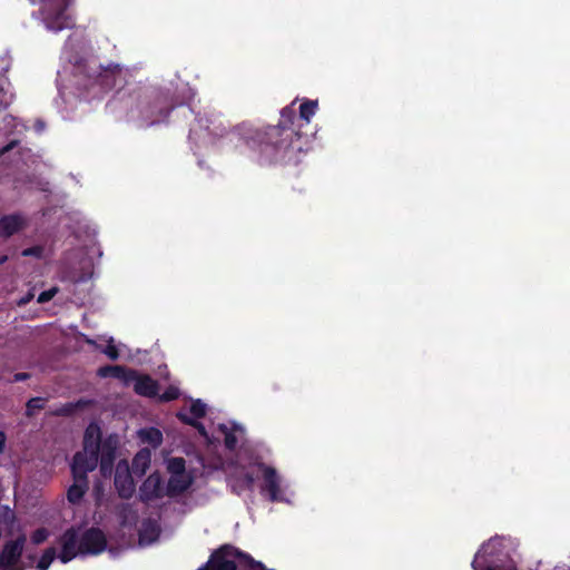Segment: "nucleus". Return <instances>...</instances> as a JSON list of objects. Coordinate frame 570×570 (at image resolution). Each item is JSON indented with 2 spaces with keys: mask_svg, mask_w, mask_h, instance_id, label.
<instances>
[{
  "mask_svg": "<svg viewBox=\"0 0 570 570\" xmlns=\"http://www.w3.org/2000/svg\"><path fill=\"white\" fill-rule=\"evenodd\" d=\"M132 382L136 394L145 397H156L158 395L159 384L151 376L147 374H139L136 371Z\"/></svg>",
  "mask_w": 570,
  "mask_h": 570,
  "instance_id": "nucleus-15",
  "label": "nucleus"
},
{
  "mask_svg": "<svg viewBox=\"0 0 570 570\" xmlns=\"http://www.w3.org/2000/svg\"><path fill=\"white\" fill-rule=\"evenodd\" d=\"M101 443L100 426L96 423H90L83 433V452L99 456Z\"/></svg>",
  "mask_w": 570,
  "mask_h": 570,
  "instance_id": "nucleus-16",
  "label": "nucleus"
},
{
  "mask_svg": "<svg viewBox=\"0 0 570 570\" xmlns=\"http://www.w3.org/2000/svg\"><path fill=\"white\" fill-rule=\"evenodd\" d=\"M99 456L86 452H77L71 463L72 476L88 479V472L94 471L98 465Z\"/></svg>",
  "mask_w": 570,
  "mask_h": 570,
  "instance_id": "nucleus-11",
  "label": "nucleus"
},
{
  "mask_svg": "<svg viewBox=\"0 0 570 570\" xmlns=\"http://www.w3.org/2000/svg\"><path fill=\"white\" fill-rule=\"evenodd\" d=\"M102 353L106 354L110 360L116 361L119 357V351L117 346L110 341L104 348Z\"/></svg>",
  "mask_w": 570,
  "mask_h": 570,
  "instance_id": "nucleus-34",
  "label": "nucleus"
},
{
  "mask_svg": "<svg viewBox=\"0 0 570 570\" xmlns=\"http://www.w3.org/2000/svg\"><path fill=\"white\" fill-rule=\"evenodd\" d=\"M136 370L128 368L124 365H104L97 370V376L100 379L112 377L121 381L125 385L132 383Z\"/></svg>",
  "mask_w": 570,
  "mask_h": 570,
  "instance_id": "nucleus-13",
  "label": "nucleus"
},
{
  "mask_svg": "<svg viewBox=\"0 0 570 570\" xmlns=\"http://www.w3.org/2000/svg\"><path fill=\"white\" fill-rule=\"evenodd\" d=\"M89 404V401L78 400L77 402H68L62 404L60 407L56 409L52 414L56 416H70L75 414L78 410L86 407Z\"/></svg>",
  "mask_w": 570,
  "mask_h": 570,
  "instance_id": "nucleus-22",
  "label": "nucleus"
},
{
  "mask_svg": "<svg viewBox=\"0 0 570 570\" xmlns=\"http://www.w3.org/2000/svg\"><path fill=\"white\" fill-rule=\"evenodd\" d=\"M177 417L179 419V421L181 423L195 428L202 436H207L206 428L198 420H195L191 416H189L188 414H185V413H181V412H179L177 414Z\"/></svg>",
  "mask_w": 570,
  "mask_h": 570,
  "instance_id": "nucleus-24",
  "label": "nucleus"
},
{
  "mask_svg": "<svg viewBox=\"0 0 570 570\" xmlns=\"http://www.w3.org/2000/svg\"><path fill=\"white\" fill-rule=\"evenodd\" d=\"M139 436L144 442L149 443L154 448L159 446L163 442V434L156 428L141 429Z\"/></svg>",
  "mask_w": 570,
  "mask_h": 570,
  "instance_id": "nucleus-23",
  "label": "nucleus"
},
{
  "mask_svg": "<svg viewBox=\"0 0 570 570\" xmlns=\"http://www.w3.org/2000/svg\"><path fill=\"white\" fill-rule=\"evenodd\" d=\"M7 259H8V257H7L6 255L1 256V257H0V266H1L3 263H6V262H7Z\"/></svg>",
  "mask_w": 570,
  "mask_h": 570,
  "instance_id": "nucleus-42",
  "label": "nucleus"
},
{
  "mask_svg": "<svg viewBox=\"0 0 570 570\" xmlns=\"http://www.w3.org/2000/svg\"><path fill=\"white\" fill-rule=\"evenodd\" d=\"M107 539L102 530L96 527L87 529L79 538V554H99L105 551Z\"/></svg>",
  "mask_w": 570,
  "mask_h": 570,
  "instance_id": "nucleus-7",
  "label": "nucleus"
},
{
  "mask_svg": "<svg viewBox=\"0 0 570 570\" xmlns=\"http://www.w3.org/2000/svg\"><path fill=\"white\" fill-rule=\"evenodd\" d=\"M167 469L171 475H185L186 461L184 458H171Z\"/></svg>",
  "mask_w": 570,
  "mask_h": 570,
  "instance_id": "nucleus-25",
  "label": "nucleus"
},
{
  "mask_svg": "<svg viewBox=\"0 0 570 570\" xmlns=\"http://www.w3.org/2000/svg\"><path fill=\"white\" fill-rule=\"evenodd\" d=\"M60 542L61 552L59 554V559L62 563H68L79 553V537L77 530L75 528L67 529L61 535Z\"/></svg>",
  "mask_w": 570,
  "mask_h": 570,
  "instance_id": "nucleus-12",
  "label": "nucleus"
},
{
  "mask_svg": "<svg viewBox=\"0 0 570 570\" xmlns=\"http://www.w3.org/2000/svg\"><path fill=\"white\" fill-rule=\"evenodd\" d=\"M519 541L511 535H494L482 543L471 567L473 570H518Z\"/></svg>",
  "mask_w": 570,
  "mask_h": 570,
  "instance_id": "nucleus-3",
  "label": "nucleus"
},
{
  "mask_svg": "<svg viewBox=\"0 0 570 570\" xmlns=\"http://www.w3.org/2000/svg\"><path fill=\"white\" fill-rule=\"evenodd\" d=\"M73 483L68 488L67 491V499L70 503L77 504L81 501L83 495L86 494L89 482L88 479L79 478V476H72Z\"/></svg>",
  "mask_w": 570,
  "mask_h": 570,
  "instance_id": "nucleus-20",
  "label": "nucleus"
},
{
  "mask_svg": "<svg viewBox=\"0 0 570 570\" xmlns=\"http://www.w3.org/2000/svg\"><path fill=\"white\" fill-rule=\"evenodd\" d=\"M166 495L163 478L159 472H154L145 479L139 488V498L144 503H149Z\"/></svg>",
  "mask_w": 570,
  "mask_h": 570,
  "instance_id": "nucleus-10",
  "label": "nucleus"
},
{
  "mask_svg": "<svg viewBox=\"0 0 570 570\" xmlns=\"http://www.w3.org/2000/svg\"><path fill=\"white\" fill-rule=\"evenodd\" d=\"M26 225L27 222L20 214L3 215L0 218V237L9 238L23 229Z\"/></svg>",
  "mask_w": 570,
  "mask_h": 570,
  "instance_id": "nucleus-18",
  "label": "nucleus"
},
{
  "mask_svg": "<svg viewBox=\"0 0 570 570\" xmlns=\"http://www.w3.org/2000/svg\"><path fill=\"white\" fill-rule=\"evenodd\" d=\"M55 558H56V549L52 547L47 548L38 561L37 569L38 570H48V568L50 567V564L52 563Z\"/></svg>",
  "mask_w": 570,
  "mask_h": 570,
  "instance_id": "nucleus-27",
  "label": "nucleus"
},
{
  "mask_svg": "<svg viewBox=\"0 0 570 570\" xmlns=\"http://www.w3.org/2000/svg\"><path fill=\"white\" fill-rule=\"evenodd\" d=\"M175 107L168 89L137 87L129 94L127 116L139 127H150L166 121Z\"/></svg>",
  "mask_w": 570,
  "mask_h": 570,
  "instance_id": "nucleus-2",
  "label": "nucleus"
},
{
  "mask_svg": "<svg viewBox=\"0 0 570 570\" xmlns=\"http://www.w3.org/2000/svg\"><path fill=\"white\" fill-rule=\"evenodd\" d=\"M46 401L45 397L40 396L31 397L26 404V415L31 417L35 415L36 411L45 409Z\"/></svg>",
  "mask_w": 570,
  "mask_h": 570,
  "instance_id": "nucleus-26",
  "label": "nucleus"
},
{
  "mask_svg": "<svg viewBox=\"0 0 570 570\" xmlns=\"http://www.w3.org/2000/svg\"><path fill=\"white\" fill-rule=\"evenodd\" d=\"M180 391L178 387L170 385L168 386L163 394L159 395V400L161 402H170L175 401L179 397Z\"/></svg>",
  "mask_w": 570,
  "mask_h": 570,
  "instance_id": "nucleus-30",
  "label": "nucleus"
},
{
  "mask_svg": "<svg viewBox=\"0 0 570 570\" xmlns=\"http://www.w3.org/2000/svg\"><path fill=\"white\" fill-rule=\"evenodd\" d=\"M257 468L263 473L261 493L267 495L271 502L282 501L283 492L281 489V476L278 475L276 469L263 462L257 463Z\"/></svg>",
  "mask_w": 570,
  "mask_h": 570,
  "instance_id": "nucleus-6",
  "label": "nucleus"
},
{
  "mask_svg": "<svg viewBox=\"0 0 570 570\" xmlns=\"http://www.w3.org/2000/svg\"><path fill=\"white\" fill-rule=\"evenodd\" d=\"M132 465L135 469L141 465L140 472L145 473L146 469L149 466V453H144L142 451L138 452L132 460Z\"/></svg>",
  "mask_w": 570,
  "mask_h": 570,
  "instance_id": "nucleus-29",
  "label": "nucleus"
},
{
  "mask_svg": "<svg viewBox=\"0 0 570 570\" xmlns=\"http://www.w3.org/2000/svg\"><path fill=\"white\" fill-rule=\"evenodd\" d=\"M13 100V95L8 92L3 86L0 85V106L7 109Z\"/></svg>",
  "mask_w": 570,
  "mask_h": 570,
  "instance_id": "nucleus-33",
  "label": "nucleus"
},
{
  "mask_svg": "<svg viewBox=\"0 0 570 570\" xmlns=\"http://www.w3.org/2000/svg\"><path fill=\"white\" fill-rule=\"evenodd\" d=\"M196 132H197L196 128H195V127H191V128H190V131H189V137H191V135H194V134H196Z\"/></svg>",
  "mask_w": 570,
  "mask_h": 570,
  "instance_id": "nucleus-43",
  "label": "nucleus"
},
{
  "mask_svg": "<svg viewBox=\"0 0 570 570\" xmlns=\"http://www.w3.org/2000/svg\"><path fill=\"white\" fill-rule=\"evenodd\" d=\"M218 430L224 434L225 448L228 451H234L238 443L235 432L240 430V428L237 424H234L233 428H228L226 424H219Z\"/></svg>",
  "mask_w": 570,
  "mask_h": 570,
  "instance_id": "nucleus-21",
  "label": "nucleus"
},
{
  "mask_svg": "<svg viewBox=\"0 0 570 570\" xmlns=\"http://www.w3.org/2000/svg\"><path fill=\"white\" fill-rule=\"evenodd\" d=\"M244 481L248 488H252L255 482L254 475L252 473H245Z\"/></svg>",
  "mask_w": 570,
  "mask_h": 570,
  "instance_id": "nucleus-39",
  "label": "nucleus"
},
{
  "mask_svg": "<svg viewBox=\"0 0 570 570\" xmlns=\"http://www.w3.org/2000/svg\"><path fill=\"white\" fill-rule=\"evenodd\" d=\"M296 101L297 99L281 110L277 125L250 130L245 136L246 145L258 150L268 163H297L298 155L304 151L302 127L304 124H309L318 108V102L317 100H303L297 116Z\"/></svg>",
  "mask_w": 570,
  "mask_h": 570,
  "instance_id": "nucleus-1",
  "label": "nucleus"
},
{
  "mask_svg": "<svg viewBox=\"0 0 570 570\" xmlns=\"http://www.w3.org/2000/svg\"><path fill=\"white\" fill-rule=\"evenodd\" d=\"M115 487L121 499L128 500L132 497L135 492V483L127 465L124 470L120 469V465L117 466L115 473Z\"/></svg>",
  "mask_w": 570,
  "mask_h": 570,
  "instance_id": "nucleus-14",
  "label": "nucleus"
},
{
  "mask_svg": "<svg viewBox=\"0 0 570 570\" xmlns=\"http://www.w3.org/2000/svg\"><path fill=\"white\" fill-rule=\"evenodd\" d=\"M226 550L227 548H224V544L219 547L212 553L207 563L198 570H236L235 561L226 559Z\"/></svg>",
  "mask_w": 570,
  "mask_h": 570,
  "instance_id": "nucleus-17",
  "label": "nucleus"
},
{
  "mask_svg": "<svg viewBox=\"0 0 570 570\" xmlns=\"http://www.w3.org/2000/svg\"><path fill=\"white\" fill-rule=\"evenodd\" d=\"M43 254V247L40 245L31 246L22 250L23 257H36L41 258Z\"/></svg>",
  "mask_w": 570,
  "mask_h": 570,
  "instance_id": "nucleus-32",
  "label": "nucleus"
},
{
  "mask_svg": "<svg viewBox=\"0 0 570 570\" xmlns=\"http://www.w3.org/2000/svg\"><path fill=\"white\" fill-rule=\"evenodd\" d=\"M88 78L92 86H98L100 91L107 92L125 80L124 69L119 63L99 65L98 67H88Z\"/></svg>",
  "mask_w": 570,
  "mask_h": 570,
  "instance_id": "nucleus-5",
  "label": "nucleus"
},
{
  "mask_svg": "<svg viewBox=\"0 0 570 570\" xmlns=\"http://www.w3.org/2000/svg\"><path fill=\"white\" fill-rule=\"evenodd\" d=\"M31 377L30 373L27 372H19L13 375L12 382H22L27 381Z\"/></svg>",
  "mask_w": 570,
  "mask_h": 570,
  "instance_id": "nucleus-37",
  "label": "nucleus"
},
{
  "mask_svg": "<svg viewBox=\"0 0 570 570\" xmlns=\"http://www.w3.org/2000/svg\"><path fill=\"white\" fill-rule=\"evenodd\" d=\"M57 293H58V288H57V287H51V288H49V289H47V291L41 292V293L39 294V296H38V299H37V301H38V303H40V304H45V303H47V302L51 301V299L55 297V295H56Z\"/></svg>",
  "mask_w": 570,
  "mask_h": 570,
  "instance_id": "nucleus-35",
  "label": "nucleus"
},
{
  "mask_svg": "<svg viewBox=\"0 0 570 570\" xmlns=\"http://www.w3.org/2000/svg\"><path fill=\"white\" fill-rule=\"evenodd\" d=\"M31 297H32V295H28V296H26L24 298H22V299L20 301V304H27V303L30 301V298H31Z\"/></svg>",
  "mask_w": 570,
  "mask_h": 570,
  "instance_id": "nucleus-41",
  "label": "nucleus"
},
{
  "mask_svg": "<svg viewBox=\"0 0 570 570\" xmlns=\"http://www.w3.org/2000/svg\"><path fill=\"white\" fill-rule=\"evenodd\" d=\"M6 434L4 432L0 431V453L3 452L4 445H6Z\"/></svg>",
  "mask_w": 570,
  "mask_h": 570,
  "instance_id": "nucleus-40",
  "label": "nucleus"
},
{
  "mask_svg": "<svg viewBox=\"0 0 570 570\" xmlns=\"http://www.w3.org/2000/svg\"><path fill=\"white\" fill-rule=\"evenodd\" d=\"M119 445V438L112 433L102 440L99 452L100 472L104 476L110 475L114 469L117 450Z\"/></svg>",
  "mask_w": 570,
  "mask_h": 570,
  "instance_id": "nucleus-8",
  "label": "nucleus"
},
{
  "mask_svg": "<svg viewBox=\"0 0 570 570\" xmlns=\"http://www.w3.org/2000/svg\"><path fill=\"white\" fill-rule=\"evenodd\" d=\"M49 537V531L46 528H39L31 534V541L35 544L45 542Z\"/></svg>",
  "mask_w": 570,
  "mask_h": 570,
  "instance_id": "nucleus-31",
  "label": "nucleus"
},
{
  "mask_svg": "<svg viewBox=\"0 0 570 570\" xmlns=\"http://www.w3.org/2000/svg\"><path fill=\"white\" fill-rule=\"evenodd\" d=\"M197 122H198L199 127H205V129L207 130V132L209 135H213V136H224V134H225V129H220L219 131H217L216 129L210 128L209 120L207 118L206 119L200 118V119L197 120Z\"/></svg>",
  "mask_w": 570,
  "mask_h": 570,
  "instance_id": "nucleus-36",
  "label": "nucleus"
},
{
  "mask_svg": "<svg viewBox=\"0 0 570 570\" xmlns=\"http://www.w3.org/2000/svg\"><path fill=\"white\" fill-rule=\"evenodd\" d=\"M193 483V479L187 475H170L167 487L166 495L175 498L186 492Z\"/></svg>",
  "mask_w": 570,
  "mask_h": 570,
  "instance_id": "nucleus-19",
  "label": "nucleus"
},
{
  "mask_svg": "<svg viewBox=\"0 0 570 570\" xmlns=\"http://www.w3.org/2000/svg\"><path fill=\"white\" fill-rule=\"evenodd\" d=\"M206 410L207 406L200 399L194 400L189 407L191 417L195 420L203 419L206 415Z\"/></svg>",
  "mask_w": 570,
  "mask_h": 570,
  "instance_id": "nucleus-28",
  "label": "nucleus"
},
{
  "mask_svg": "<svg viewBox=\"0 0 570 570\" xmlns=\"http://www.w3.org/2000/svg\"><path fill=\"white\" fill-rule=\"evenodd\" d=\"M19 141L18 140H11L9 144H7L6 146H3L1 149H0V156L9 153L10 150H12L16 146H18Z\"/></svg>",
  "mask_w": 570,
  "mask_h": 570,
  "instance_id": "nucleus-38",
  "label": "nucleus"
},
{
  "mask_svg": "<svg viewBox=\"0 0 570 570\" xmlns=\"http://www.w3.org/2000/svg\"><path fill=\"white\" fill-rule=\"evenodd\" d=\"M40 4V16L46 28L53 32L75 27V19L68 12L70 0H30Z\"/></svg>",
  "mask_w": 570,
  "mask_h": 570,
  "instance_id": "nucleus-4",
  "label": "nucleus"
},
{
  "mask_svg": "<svg viewBox=\"0 0 570 570\" xmlns=\"http://www.w3.org/2000/svg\"><path fill=\"white\" fill-rule=\"evenodd\" d=\"M26 535L20 534L14 540L7 541L0 552V568L8 570L12 569L20 560L24 544Z\"/></svg>",
  "mask_w": 570,
  "mask_h": 570,
  "instance_id": "nucleus-9",
  "label": "nucleus"
}]
</instances>
